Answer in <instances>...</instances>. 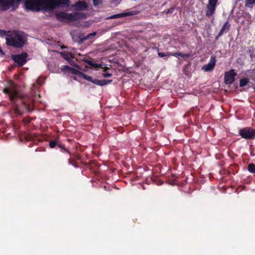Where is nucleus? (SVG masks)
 I'll return each mask as SVG.
<instances>
[{
	"mask_svg": "<svg viewBox=\"0 0 255 255\" xmlns=\"http://www.w3.org/2000/svg\"><path fill=\"white\" fill-rule=\"evenodd\" d=\"M237 74L234 69H231L225 73L224 82L226 84H231L235 80V77Z\"/></svg>",
	"mask_w": 255,
	"mask_h": 255,
	"instance_id": "9d476101",
	"label": "nucleus"
},
{
	"mask_svg": "<svg viewBox=\"0 0 255 255\" xmlns=\"http://www.w3.org/2000/svg\"><path fill=\"white\" fill-rule=\"evenodd\" d=\"M249 83V80L248 78H243L240 81V86L241 87L246 86Z\"/></svg>",
	"mask_w": 255,
	"mask_h": 255,
	"instance_id": "aec40b11",
	"label": "nucleus"
},
{
	"mask_svg": "<svg viewBox=\"0 0 255 255\" xmlns=\"http://www.w3.org/2000/svg\"><path fill=\"white\" fill-rule=\"evenodd\" d=\"M94 5H98L102 3V0H93Z\"/></svg>",
	"mask_w": 255,
	"mask_h": 255,
	"instance_id": "c756f323",
	"label": "nucleus"
},
{
	"mask_svg": "<svg viewBox=\"0 0 255 255\" xmlns=\"http://www.w3.org/2000/svg\"><path fill=\"white\" fill-rule=\"evenodd\" d=\"M27 56V53L22 52L20 54L12 55V59L16 64V66L21 67L26 63Z\"/></svg>",
	"mask_w": 255,
	"mask_h": 255,
	"instance_id": "0eeeda50",
	"label": "nucleus"
},
{
	"mask_svg": "<svg viewBox=\"0 0 255 255\" xmlns=\"http://www.w3.org/2000/svg\"><path fill=\"white\" fill-rule=\"evenodd\" d=\"M69 72L72 74L78 75L80 77H81V74L83 73L73 68H71Z\"/></svg>",
	"mask_w": 255,
	"mask_h": 255,
	"instance_id": "5701e85b",
	"label": "nucleus"
},
{
	"mask_svg": "<svg viewBox=\"0 0 255 255\" xmlns=\"http://www.w3.org/2000/svg\"><path fill=\"white\" fill-rule=\"evenodd\" d=\"M36 83L40 85H42L43 83V79L41 78H38L36 80Z\"/></svg>",
	"mask_w": 255,
	"mask_h": 255,
	"instance_id": "2f4dec72",
	"label": "nucleus"
},
{
	"mask_svg": "<svg viewBox=\"0 0 255 255\" xmlns=\"http://www.w3.org/2000/svg\"><path fill=\"white\" fill-rule=\"evenodd\" d=\"M62 57L66 61H68L71 59V55L67 52H60Z\"/></svg>",
	"mask_w": 255,
	"mask_h": 255,
	"instance_id": "6ab92c4d",
	"label": "nucleus"
},
{
	"mask_svg": "<svg viewBox=\"0 0 255 255\" xmlns=\"http://www.w3.org/2000/svg\"><path fill=\"white\" fill-rule=\"evenodd\" d=\"M59 139L56 138L54 140H51L49 142V145L50 148H53L57 145Z\"/></svg>",
	"mask_w": 255,
	"mask_h": 255,
	"instance_id": "412c9836",
	"label": "nucleus"
},
{
	"mask_svg": "<svg viewBox=\"0 0 255 255\" xmlns=\"http://www.w3.org/2000/svg\"><path fill=\"white\" fill-rule=\"evenodd\" d=\"M55 16L57 20L60 22L76 21L82 17V14L81 13H69L63 11L57 13Z\"/></svg>",
	"mask_w": 255,
	"mask_h": 255,
	"instance_id": "20e7f679",
	"label": "nucleus"
},
{
	"mask_svg": "<svg viewBox=\"0 0 255 255\" xmlns=\"http://www.w3.org/2000/svg\"><path fill=\"white\" fill-rule=\"evenodd\" d=\"M72 67L68 65H63L61 66V69L63 71L69 72Z\"/></svg>",
	"mask_w": 255,
	"mask_h": 255,
	"instance_id": "b1692460",
	"label": "nucleus"
},
{
	"mask_svg": "<svg viewBox=\"0 0 255 255\" xmlns=\"http://www.w3.org/2000/svg\"><path fill=\"white\" fill-rule=\"evenodd\" d=\"M139 11L137 10H131L128 12H125L120 13L112 15L108 17L109 19L119 18L126 16L134 15L139 13Z\"/></svg>",
	"mask_w": 255,
	"mask_h": 255,
	"instance_id": "9b49d317",
	"label": "nucleus"
},
{
	"mask_svg": "<svg viewBox=\"0 0 255 255\" xmlns=\"http://www.w3.org/2000/svg\"><path fill=\"white\" fill-rule=\"evenodd\" d=\"M157 54H158V56L160 57L169 56V52L163 53V52H158Z\"/></svg>",
	"mask_w": 255,
	"mask_h": 255,
	"instance_id": "bb28decb",
	"label": "nucleus"
},
{
	"mask_svg": "<svg viewBox=\"0 0 255 255\" xmlns=\"http://www.w3.org/2000/svg\"><path fill=\"white\" fill-rule=\"evenodd\" d=\"M70 0H58V2L59 3V5L61 4L68 5Z\"/></svg>",
	"mask_w": 255,
	"mask_h": 255,
	"instance_id": "a878e982",
	"label": "nucleus"
},
{
	"mask_svg": "<svg viewBox=\"0 0 255 255\" xmlns=\"http://www.w3.org/2000/svg\"><path fill=\"white\" fill-rule=\"evenodd\" d=\"M69 63L72 66H75L74 62L71 59L68 61Z\"/></svg>",
	"mask_w": 255,
	"mask_h": 255,
	"instance_id": "e433bc0d",
	"label": "nucleus"
},
{
	"mask_svg": "<svg viewBox=\"0 0 255 255\" xmlns=\"http://www.w3.org/2000/svg\"><path fill=\"white\" fill-rule=\"evenodd\" d=\"M248 171L252 173H255V164L254 163H250L248 166Z\"/></svg>",
	"mask_w": 255,
	"mask_h": 255,
	"instance_id": "4be33fe9",
	"label": "nucleus"
},
{
	"mask_svg": "<svg viewBox=\"0 0 255 255\" xmlns=\"http://www.w3.org/2000/svg\"><path fill=\"white\" fill-rule=\"evenodd\" d=\"M98 67L103 69L104 71H107L108 69H109V68L107 66H104L103 67V65L102 64L98 65Z\"/></svg>",
	"mask_w": 255,
	"mask_h": 255,
	"instance_id": "7c9ffc66",
	"label": "nucleus"
},
{
	"mask_svg": "<svg viewBox=\"0 0 255 255\" xmlns=\"http://www.w3.org/2000/svg\"><path fill=\"white\" fill-rule=\"evenodd\" d=\"M87 63H88L90 65H93L92 62L91 61H87Z\"/></svg>",
	"mask_w": 255,
	"mask_h": 255,
	"instance_id": "58836bf2",
	"label": "nucleus"
},
{
	"mask_svg": "<svg viewBox=\"0 0 255 255\" xmlns=\"http://www.w3.org/2000/svg\"><path fill=\"white\" fill-rule=\"evenodd\" d=\"M21 0H0V10L5 11L11 9L15 11L18 7Z\"/></svg>",
	"mask_w": 255,
	"mask_h": 255,
	"instance_id": "39448f33",
	"label": "nucleus"
},
{
	"mask_svg": "<svg viewBox=\"0 0 255 255\" xmlns=\"http://www.w3.org/2000/svg\"><path fill=\"white\" fill-rule=\"evenodd\" d=\"M8 85V87L4 88L2 91L8 95L14 113L17 116H20L25 111L31 112L32 110L30 104L32 100L29 97L18 91L16 84L12 80H9Z\"/></svg>",
	"mask_w": 255,
	"mask_h": 255,
	"instance_id": "f257e3e1",
	"label": "nucleus"
},
{
	"mask_svg": "<svg viewBox=\"0 0 255 255\" xmlns=\"http://www.w3.org/2000/svg\"><path fill=\"white\" fill-rule=\"evenodd\" d=\"M230 24L229 23L228 21H227L224 24L219 32H221L222 34H223L224 32L226 33L230 30Z\"/></svg>",
	"mask_w": 255,
	"mask_h": 255,
	"instance_id": "2eb2a0df",
	"label": "nucleus"
},
{
	"mask_svg": "<svg viewBox=\"0 0 255 255\" xmlns=\"http://www.w3.org/2000/svg\"><path fill=\"white\" fill-rule=\"evenodd\" d=\"M239 135L246 140H254L255 139V128L251 127H245L239 130Z\"/></svg>",
	"mask_w": 255,
	"mask_h": 255,
	"instance_id": "423d86ee",
	"label": "nucleus"
},
{
	"mask_svg": "<svg viewBox=\"0 0 255 255\" xmlns=\"http://www.w3.org/2000/svg\"><path fill=\"white\" fill-rule=\"evenodd\" d=\"M255 51V49L253 51L250 50V51H249L250 57L252 61L255 60V59H254V58L255 57V55H254Z\"/></svg>",
	"mask_w": 255,
	"mask_h": 255,
	"instance_id": "c85d7f7f",
	"label": "nucleus"
},
{
	"mask_svg": "<svg viewBox=\"0 0 255 255\" xmlns=\"http://www.w3.org/2000/svg\"><path fill=\"white\" fill-rule=\"evenodd\" d=\"M222 35H223V34L221 33V32H219V33H218L217 35L216 36L215 39L216 40L218 39V38L220 37H221Z\"/></svg>",
	"mask_w": 255,
	"mask_h": 255,
	"instance_id": "c9c22d12",
	"label": "nucleus"
},
{
	"mask_svg": "<svg viewBox=\"0 0 255 255\" xmlns=\"http://www.w3.org/2000/svg\"><path fill=\"white\" fill-rule=\"evenodd\" d=\"M68 164L69 165H72L74 166L76 168L78 167V165H77L76 161L74 159H73L71 158H69L68 159Z\"/></svg>",
	"mask_w": 255,
	"mask_h": 255,
	"instance_id": "393cba45",
	"label": "nucleus"
},
{
	"mask_svg": "<svg viewBox=\"0 0 255 255\" xmlns=\"http://www.w3.org/2000/svg\"><path fill=\"white\" fill-rule=\"evenodd\" d=\"M0 55L1 56H3L4 55V53L3 52V51L1 50V49H0Z\"/></svg>",
	"mask_w": 255,
	"mask_h": 255,
	"instance_id": "4c0bfd02",
	"label": "nucleus"
},
{
	"mask_svg": "<svg viewBox=\"0 0 255 255\" xmlns=\"http://www.w3.org/2000/svg\"><path fill=\"white\" fill-rule=\"evenodd\" d=\"M169 56H174L175 57L180 56L183 58H188L189 57V54H184L182 52H169Z\"/></svg>",
	"mask_w": 255,
	"mask_h": 255,
	"instance_id": "dca6fc26",
	"label": "nucleus"
},
{
	"mask_svg": "<svg viewBox=\"0 0 255 255\" xmlns=\"http://www.w3.org/2000/svg\"><path fill=\"white\" fill-rule=\"evenodd\" d=\"M255 3V0H246L245 6L247 7L253 8Z\"/></svg>",
	"mask_w": 255,
	"mask_h": 255,
	"instance_id": "a211bd4d",
	"label": "nucleus"
},
{
	"mask_svg": "<svg viewBox=\"0 0 255 255\" xmlns=\"http://www.w3.org/2000/svg\"><path fill=\"white\" fill-rule=\"evenodd\" d=\"M59 5L58 0H26L25 6L32 11H39L42 9L53 10Z\"/></svg>",
	"mask_w": 255,
	"mask_h": 255,
	"instance_id": "f03ea898",
	"label": "nucleus"
},
{
	"mask_svg": "<svg viewBox=\"0 0 255 255\" xmlns=\"http://www.w3.org/2000/svg\"><path fill=\"white\" fill-rule=\"evenodd\" d=\"M12 30H8L6 31L5 30L0 29V37L2 38L5 37V39L10 37V35H11Z\"/></svg>",
	"mask_w": 255,
	"mask_h": 255,
	"instance_id": "4468645a",
	"label": "nucleus"
},
{
	"mask_svg": "<svg viewBox=\"0 0 255 255\" xmlns=\"http://www.w3.org/2000/svg\"><path fill=\"white\" fill-rule=\"evenodd\" d=\"M218 1V0H209L206 10V15L207 17H210L214 14Z\"/></svg>",
	"mask_w": 255,
	"mask_h": 255,
	"instance_id": "1a4fd4ad",
	"label": "nucleus"
},
{
	"mask_svg": "<svg viewBox=\"0 0 255 255\" xmlns=\"http://www.w3.org/2000/svg\"><path fill=\"white\" fill-rule=\"evenodd\" d=\"M216 64V58L215 57L211 56L210 62L206 65H204L202 67V69L205 71L208 72L212 71L214 68Z\"/></svg>",
	"mask_w": 255,
	"mask_h": 255,
	"instance_id": "f8f14e48",
	"label": "nucleus"
},
{
	"mask_svg": "<svg viewBox=\"0 0 255 255\" xmlns=\"http://www.w3.org/2000/svg\"><path fill=\"white\" fill-rule=\"evenodd\" d=\"M57 146L60 149L61 152H66L67 153H69V155H71V153L70 152V151L65 147L64 145L59 141V140H58V142Z\"/></svg>",
	"mask_w": 255,
	"mask_h": 255,
	"instance_id": "f3484780",
	"label": "nucleus"
},
{
	"mask_svg": "<svg viewBox=\"0 0 255 255\" xmlns=\"http://www.w3.org/2000/svg\"><path fill=\"white\" fill-rule=\"evenodd\" d=\"M81 77H82L84 79H85L88 81L91 82L96 85L101 86L106 85L112 81V80H106V79L98 80V79H93V78L92 77L89 76L84 74V73H82V74H81Z\"/></svg>",
	"mask_w": 255,
	"mask_h": 255,
	"instance_id": "6e6552de",
	"label": "nucleus"
},
{
	"mask_svg": "<svg viewBox=\"0 0 255 255\" xmlns=\"http://www.w3.org/2000/svg\"><path fill=\"white\" fill-rule=\"evenodd\" d=\"M27 41V37L23 32L14 30H12L10 37L6 39V44L15 48H21Z\"/></svg>",
	"mask_w": 255,
	"mask_h": 255,
	"instance_id": "7ed1b4c3",
	"label": "nucleus"
},
{
	"mask_svg": "<svg viewBox=\"0 0 255 255\" xmlns=\"http://www.w3.org/2000/svg\"><path fill=\"white\" fill-rule=\"evenodd\" d=\"M96 32H92L90 34H88L87 35H86L85 37V39H86V40L89 39L91 38V37L96 35Z\"/></svg>",
	"mask_w": 255,
	"mask_h": 255,
	"instance_id": "cd10ccee",
	"label": "nucleus"
},
{
	"mask_svg": "<svg viewBox=\"0 0 255 255\" xmlns=\"http://www.w3.org/2000/svg\"><path fill=\"white\" fill-rule=\"evenodd\" d=\"M102 75L104 77H110L112 76V74L109 73H104L102 74Z\"/></svg>",
	"mask_w": 255,
	"mask_h": 255,
	"instance_id": "473e14b6",
	"label": "nucleus"
},
{
	"mask_svg": "<svg viewBox=\"0 0 255 255\" xmlns=\"http://www.w3.org/2000/svg\"><path fill=\"white\" fill-rule=\"evenodd\" d=\"M174 10V8L172 7V8H170V9H169L166 11V14L172 13Z\"/></svg>",
	"mask_w": 255,
	"mask_h": 255,
	"instance_id": "f704fd0d",
	"label": "nucleus"
},
{
	"mask_svg": "<svg viewBox=\"0 0 255 255\" xmlns=\"http://www.w3.org/2000/svg\"><path fill=\"white\" fill-rule=\"evenodd\" d=\"M75 10L82 11L86 10L88 7L87 3L84 1H79L72 5Z\"/></svg>",
	"mask_w": 255,
	"mask_h": 255,
	"instance_id": "ddd939ff",
	"label": "nucleus"
},
{
	"mask_svg": "<svg viewBox=\"0 0 255 255\" xmlns=\"http://www.w3.org/2000/svg\"><path fill=\"white\" fill-rule=\"evenodd\" d=\"M85 36H86L84 35L83 34H81V35L79 36V38L82 42L86 40V39H85Z\"/></svg>",
	"mask_w": 255,
	"mask_h": 255,
	"instance_id": "72a5a7b5",
	"label": "nucleus"
}]
</instances>
